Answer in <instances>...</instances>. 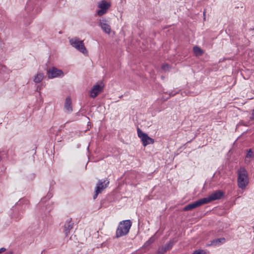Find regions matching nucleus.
<instances>
[{"label": "nucleus", "instance_id": "nucleus-7", "mask_svg": "<svg viewBox=\"0 0 254 254\" xmlns=\"http://www.w3.org/2000/svg\"><path fill=\"white\" fill-rule=\"evenodd\" d=\"M109 184V181H104L102 182L99 180L96 185L95 194L93 196V199L96 198L99 193H101L105 188H107L108 185Z\"/></svg>", "mask_w": 254, "mask_h": 254}, {"label": "nucleus", "instance_id": "nucleus-12", "mask_svg": "<svg viewBox=\"0 0 254 254\" xmlns=\"http://www.w3.org/2000/svg\"><path fill=\"white\" fill-rule=\"evenodd\" d=\"M73 228V223L71 221V219H67L64 225V233L66 236H67L70 232V230Z\"/></svg>", "mask_w": 254, "mask_h": 254}, {"label": "nucleus", "instance_id": "nucleus-1", "mask_svg": "<svg viewBox=\"0 0 254 254\" xmlns=\"http://www.w3.org/2000/svg\"><path fill=\"white\" fill-rule=\"evenodd\" d=\"M237 183L239 188L244 190L248 186L249 179L247 170L244 167H241L237 171Z\"/></svg>", "mask_w": 254, "mask_h": 254}, {"label": "nucleus", "instance_id": "nucleus-15", "mask_svg": "<svg viewBox=\"0 0 254 254\" xmlns=\"http://www.w3.org/2000/svg\"><path fill=\"white\" fill-rule=\"evenodd\" d=\"M44 78V74L42 73L39 72L34 77L33 80L36 83L40 82Z\"/></svg>", "mask_w": 254, "mask_h": 254}, {"label": "nucleus", "instance_id": "nucleus-13", "mask_svg": "<svg viewBox=\"0 0 254 254\" xmlns=\"http://www.w3.org/2000/svg\"><path fill=\"white\" fill-rule=\"evenodd\" d=\"M64 110V111L68 114L71 113L72 111L71 100L69 97H66L65 99Z\"/></svg>", "mask_w": 254, "mask_h": 254}, {"label": "nucleus", "instance_id": "nucleus-5", "mask_svg": "<svg viewBox=\"0 0 254 254\" xmlns=\"http://www.w3.org/2000/svg\"><path fill=\"white\" fill-rule=\"evenodd\" d=\"M137 134L141 139L144 146L154 143V139L150 137L147 134L143 132L139 128L137 129Z\"/></svg>", "mask_w": 254, "mask_h": 254}, {"label": "nucleus", "instance_id": "nucleus-8", "mask_svg": "<svg viewBox=\"0 0 254 254\" xmlns=\"http://www.w3.org/2000/svg\"><path fill=\"white\" fill-rule=\"evenodd\" d=\"M104 86L102 83L100 84H96L94 85L91 89L90 93V96L92 98H95L103 90Z\"/></svg>", "mask_w": 254, "mask_h": 254}, {"label": "nucleus", "instance_id": "nucleus-4", "mask_svg": "<svg viewBox=\"0 0 254 254\" xmlns=\"http://www.w3.org/2000/svg\"><path fill=\"white\" fill-rule=\"evenodd\" d=\"M110 6V3L105 0L99 1L98 4L99 9L96 12L97 14L99 16H101L106 14Z\"/></svg>", "mask_w": 254, "mask_h": 254}, {"label": "nucleus", "instance_id": "nucleus-3", "mask_svg": "<svg viewBox=\"0 0 254 254\" xmlns=\"http://www.w3.org/2000/svg\"><path fill=\"white\" fill-rule=\"evenodd\" d=\"M69 43L76 49L84 55H87L88 51L84 46L83 41L79 40L77 38H73L69 40Z\"/></svg>", "mask_w": 254, "mask_h": 254}, {"label": "nucleus", "instance_id": "nucleus-17", "mask_svg": "<svg viewBox=\"0 0 254 254\" xmlns=\"http://www.w3.org/2000/svg\"><path fill=\"white\" fill-rule=\"evenodd\" d=\"M193 52L197 56H200L202 55L203 52L199 47L195 46L193 47Z\"/></svg>", "mask_w": 254, "mask_h": 254}, {"label": "nucleus", "instance_id": "nucleus-26", "mask_svg": "<svg viewBox=\"0 0 254 254\" xmlns=\"http://www.w3.org/2000/svg\"><path fill=\"white\" fill-rule=\"evenodd\" d=\"M253 114H254V110H253Z\"/></svg>", "mask_w": 254, "mask_h": 254}, {"label": "nucleus", "instance_id": "nucleus-9", "mask_svg": "<svg viewBox=\"0 0 254 254\" xmlns=\"http://www.w3.org/2000/svg\"><path fill=\"white\" fill-rule=\"evenodd\" d=\"M99 25L106 33L109 34L111 33V26L108 23L107 20L106 19L103 18L102 19H100L99 21Z\"/></svg>", "mask_w": 254, "mask_h": 254}, {"label": "nucleus", "instance_id": "nucleus-23", "mask_svg": "<svg viewBox=\"0 0 254 254\" xmlns=\"http://www.w3.org/2000/svg\"><path fill=\"white\" fill-rule=\"evenodd\" d=\"M175 94H170V96H174L175 95Z\"/></svg>", "mask_w": 254, "mask_h": 254}, {"label": "nucleus", "instance_id": "nucleus-25", "mask_svg": "<svg viewBox=\"0 0 254 254\" xmlns=\"http://www.w3.org/2000/svg\"><path fill=\"white\" fill-rule=\"evenodd\" d=\"M1 160V157L0 156V161Z\"/></svg>", "mask_w": 254, "mask_h": 254}, {"label": "nucleus", "instance_id": "nucleus-16", "mask_svg": "<svg viewBox=\"0 0 254 254\" xmlns=\"http://www.w3.org/2000/svg\"><path fill=\"white\" fill-rule=\"evenodd\" d=\"M225 242V239L224 238L217 239L214 240L212 242V245H219V244H223Z\"/></svg>", "mask_w": 254, "mask_h": 254}, {"label": "nucleus", "instance_id": "nucleus-2", "mask_svg": "<svg viewBox=\"0 0 254 254\" xmlns=\"http://www.w3.org/2000/svg\"><path fill=\"white\" fill-rule=\"evenodd\" d=\"M131 226V222L129 220L121 222L116 231L117 237H121L127 235Z\"/></svg>", "mask_w": 254, "mask_h": 254}, {"label": "nucleus", "instance_id": "nucleus-20", "mask_svg": "<svg viewBox=\"0 0 254 254\" xmlns=\"http://www.w3.org/2000/svg\"><path fill=\"white\" fill-rule=\"evenodd\" d=\"M162 68L164 70H167L169 68V65L168 64H164L162 65Z\"/></svg>", "mask_w": 254, "mask_h": 254}, {"label": "nucleus", "instance_id": "nucleus-24", "mask_svg": "<svg viewBox=\"0 0 254 254\" xmlns=\"http://www.w3.org/2000/svg\"><path fill=\"white\" fill-rule=\"evenodd\" d=\"M7 254H12V252H9V253H8Z\"/></svg>", "mask_w": 254, "mask_h": 254}, {"label": "nucleus", "instance_id": "nucleus-6", "mask_svg": "<svg viewBox=\"0 0 254 254\" xmlns=\"http://www.w3.org/2000/svg\"><path fill=\"white\" fill-rule=\"evenodd\" d=\"M223 195V193L221 191L218 190L213 192L207 197L203 198L202 199L204 204H206L212 201L220 199Z\"/></svg>", "mask_w": 254, "mask_h": 254}, {"label": "nucleus", "instance_id": "nucleus-11", "mask_svg": "<svg viewBox=\"0 0 254 254\" xmlns=\"http://www.w3.org/2000/svg\"><path fill=\"white\" fill-rule=\"evenodd\" d=\"M204 203L203 201V199L202 198L195 201V202H194L193 203H190L187 205H186L184 208V210L185 211H189V210H192L197 207H198L202 204H204Z\"/></svg>", "mask_w": 254, "mask_h": 254}, {"label": "nucleus", "instance_id": "nucleus-10", "mask_svg": "<svg viewBox=\"0 0 254 254\" xmlns=\"http://www.w3.org/2000/svg\"><path fill=\"white\" fill-rule=\"evenodd\" d=\"M48 77L50 78H53L60 76L61 75H63V72L62 70L58 69L55 67H52L49 68L48 71Z\"/></svg>", "mask_w": 254, "mask_h": 254}, {"label": "nucleus", "instance_id": "nucleus-22", "mask_svg": "<svg viewBox=\"0 0 254 254\" xmlns=\"http://www.w3.org/2000/svg\"><path fill=\"white\" fill-rule=\"evenodd\" d=\"M154 241V239L153 238H151L149 241H148V242L150 243H153Z\"/></svg>", "mask_w": 254, "mask_h": 254}, {"label": "nucleus", "instance_id": "nucleus-21", "mask_svg": "<svg viewBox=\"0 0 254 254\" xmlns=\"http://www.w3.org/2000/svg\"><path fill=\"white\" fill-rule=\"evenodd\" d=\"M6 251V249L4 248H1L0 249V254Z\"/></svg>", "mask_w": 254, "mask_h": 254}, {"label": "nucleus", "instance_id": "nucleus-18", "mask_svg": "<svg viewBox=\"0 0 254 254\" xmlns=\"http://www.w3.org/2000/svg\"><path fill=\"white\" fill-rule=\"evenodd\" d=\"M192 254H207L204 250H196Z\"/></svg>", "mask_w": 254, "mask_h": 254}, {"label": "nucleus", "instance_id": "nucleus-14", "mask_svg": "<svg viewBox=\"0 0 254 254\" xmlns=\"http://www.w3.org/2000/svg\"><path fill=\"white\" fill-rule=\"evenodd\" d=\"M254 153H253L251 149H249L246 156L245 162L249 163L252 160V159L254 158Z\"/></svg>", "mask_w": 254, "mask_h": 254}, {"label": "nucleus", "instance_id": "nucleus-19", "mask_svg": "<svg viewBox=\"0 0 254 254\" xmlns=\"http://www.w3.org/2000/svg\"><path fill=\"white\" fill-rule=\"evenodd\" d=\"M172 244L171 242H170L167 246L164 248V252H166L167 250L170 249L172 247Z\"/></svg>", "mask_w": 254, "mask_h": 254}]
</instances>
